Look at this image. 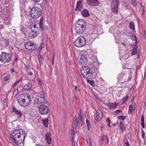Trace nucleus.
Here are the masks:
<instances>
[{
    "label": "nucleus",
    "instance_id": "1",
    "mask_svg": "<svg viewBox=\"0 0 146 146\" xmlns=\"http://www.w3.org/2000/svg\"><path fill=\"white\" fill-rule=\"evenodd\" d=\"M21 130L16 129L13 131L10 136V139L11 141L15 143H23L24 140L25 135L24 131L22 130V132Z\"/></svg>",
    "mask_w": 146,
    "mask_h": 146
},
{
    "label": "nucleus",
    "instance_id": "2",
    "mask_svg": "<svg viewBox=\"0 0 146 146\" xmlns=\"http://www.w3.org/2000/svg\"><path fill=\"white\" fill-rule=\"evenodd\" d=\"M86 21L84 19H79L76 23L75 31L76 33L79 34L82 33L85 30L86 27Z\"/></svg>",
    "mask_w": 146,
    "mask_h": 146
},
{
    "label": "nucleus",
    "instance_id": "3",
    "mask_svg": "<svg viewBox=\"0 0 146 146\" xmlns=\"http://www.w3.org/2000/svg\"><path fill=\"white\" fill-rule=\"evenodd\" d=\"M33 98L34 99L35 105L45 104L46 102L44 95L35 94L33 96Z\"/></svg>",
    "mask_w": 146,
    "mask_h": 146
},
{
    "label": "nucleus",
    "instance_id": "4",
    "mask_svg": "<svg viewBox=\"0 0 146 146\" xmlns=\"http://www.w3.org/2000/svg\"><path fill=\"white\" fill-rule=\"evenodd\" d=\"M32 24L29 27L31 32L38 35L43 30V27L39 25L36 21L33 22Z\"/></svg>",
    "mask_w": 146,
    "mask_h": 146
},
{
    "label": "nucleus",
    "instance_id": "5",
    "mask_svg": "<svg viewBox=\"0 0 146 146\" xmlns=\"http://www.w3.org/2000/svg\"><path fill=\"white\" fill-rule=\"evenodd\" d=\"M30 14L32 18L34 19H37L41 15L42 11L38 7H33L31 9Z\"/></svg>",
    "mask_w": 146,
    "mask_h": 146
},
{
    "label": "nucleus",
    "instance_id": "6",
    "mask_svg": "<svg viewBox=\"0 0 146 146\" xmlns=\"http://www.w3.org/2000/svg\"><path fill=\"white\" fill-rule=\"evenodd\" d=\"M17 100L19 104L23 107H26L28 106L31 101L30 96L28 95L25 96L23 99H22L21 97L18 98Z\"/></svg>",
    "mask_w": 146,
    "mask_h": 146
},
{
    "label": "nucleus",
    "instance_id": "7",
    "mask_svg": "<svg viewBox=\"0 0 146 146\" xmlns=\"http://www.w3.org/2000/svg\"><path fill=\"white\" fill-rule=\"evenodd\" d=\"M81 72L82 75L86 78L90 79L92 77V72L90 68L86 66L81 68Z\"/></svg>",
    "mask_w": 146,
    "mask_h": 146
},
{
    "label": "nucleus",
    "instance_id": "8",
    "mask_svg": "<svg viewBox=\"0 0 146 146\" xmlns=\"http://www.w3.org/2000/svg\"><path fill=\"white\" fill-rule=\"evenodd\" d=\"M0 56V60L4 63L10 62L12 59V55L9 53L3 52L1 53Z\"/></svg>",
    "mask_w": 146,
    "mask_h": 146
},
{
    "label": "nucleus",
    "instance_id": "9",
    "mask_svg": "<svg viewBox=\"0 0 146 146\" xmlns=\"http://www.w3.org/2000/svg\"><path fill=\"white\" fill-rule=\"evenodd\" d=\"M73 124H74V126L75 127L78 126V127H81L83 125V118L82 114L80 113L78 118L76 116H74L73 118Z\"/></svg>",
    "mask_w": 146,
    "mask_h": 146
},
{
    "label": "nucleus",
    "instance_id": "10",
    "mask_svg": "<svg viewBox=\"0 0 146 146\" xmlns=\"http://www.w3.org/2000/svg\"><path fill=\"white\" fill-rule=\"evenodd\" d=\"M86 43V39L83 36L78 37L74 42V45L77 47H81L84 46Z\"/></svg>",
    "mask_w": 146,
    "mask_h": 146
},
{
    "label": "nucleus",
    "instance_id": "11",
    "mask_svg": "<svg viewBox=\"0 0 146 146\" xmlns=\"http://www.w3.org/2000/svg\"><path fill=\"white\" fill-rule=\"evenodd\" d=\"M111 6V11L114 14H117L118 12V5L119 4V0H113Z\"/></svg>",
    "mask_w": 146,
    "mask_h": 146
},
{
    "label": "nucleus",
    "instance_id": "12",
    "mask_svg": "<svg viewBox=\"0 0 146 146\" xmlns=\"http://www.w3.org/2000/svg\"><path fill=\"white\" fill-rule=\"evenodd\" d=\"M25 46L27 50L33 52L36 48V46L33 43L28 42L25 44Z\"/></svg>",
    "mask_w": 146,
    "mask_h": 146
},
{
    "label": "nucleus",
    "instance_id": "13",
    "mask_svg": "<svg viewBox=\"0 0 146 146\" xmlns=\"http://www.w3.org/2000/svg\"><path fill=\"white\" fill-rule=\"evenodd\" d=\"M38 108L41 114L46 115L48 113V108L44 104H41L38 107Z\"/></svg>",
    "mask_w": 146,
    "mask_h": 146
},
{
    "label": "nucleus",
    "instance_id": "14",
    "mask_svg": "<svg viewBox=\"0 0 146 146\" xmlns=\"http://www.w3.org/2000/svg\"><path fill=\"white\" fill-rule=\"evenodd\" d=\"M12 113L13 115H15L18 118H20L22 115L21 111L15 107L12 108Z\"/></svg>",
    "mask_w": 146,
    "mask_h": 146
},
{
    "label": "nucleus",
    "instance_id": "15",
    "mask_svg": "<svg viewBox=\"0 0 146 146\" xmlns=\"http://www.w3.org/2000/svg\"><path fill=\"white\" fill-rule=\"evenodd\" d=\"M96 112L95 120L97 121H99L103 118V113L101 110L99 109L97 110Z\"/></svg>",
    "mask_w": 146,
    "mask_h": 146
},
{
    "label": "nucleus",
    "instance_id": "16",
    "mask_svg": "<svg viewBox=\"0 0 146 146\" xmlns=\"http://www.w3.org/2000/svg\"><path fill=\"white\" fill-rule=\"evenodd\" d=\"M45 140L47 143L48 144H52V139L51 134L50 132H47L45 135Z\"/></svg>",
    "mask_w": 146,
    "mask_h": 146
},
{
    "label": "nucleus",
    "instance_id": "17",
    "mask_svg": "<svg viewBox=\"0 0 146 146\" xmlns=\"http://www.w3.org/2000/svg\"><path fill=\"white\" fill-rule=\"evenodd\" d=\"M83 8V6L82 3V1L80 0L77 3V5L75 10L81 12L82 9Z\"/></svg>",
    "mask_w": 146,
    "mask_h": 146
},
{
    "label": "nucleus",
    "instance_id": "18",
    "mask_svg": "<svg viewBox=\"0 0 146 146\" xmlns=\"http://www.w3.org/2000/svg\"><path fill=\"white\" fill-rule=\"evenodd\" d=\"M87 4L91 6H97L99 3L97 0H86Z\"/></svg>",
    "mask_w": 146,
    "mask_h": 146
},
{
    "label": "nucleus",
    "instance_id": "19",
    "mask_svg": "<svg viewBox=\"0 0 146 146\" xmlns=\"http://www.w3.org/2000/svg\"><path fill=\"white\" fill-rule=\"evenodd\" d=\"M80 57V60H79V64H82L84 63L86 61H87V58L83 54H81L80 57H79V58Z\"/></svg>",
    "mask_w": 146,
    "mask_h": 146
},
{
    "label": "nucleus",
    "instance_id": "20",
    "mask_svg": "<svg viewBox=\"0 0 146 146\" xmlns=\"http://www.w3.org/2000/svg\"><path fill=\"white\" fill-rule=\"evenodd\" d=\"M32 84L31 82L28 83L24 87V89L25 90H28L32 88Z\"/></svg>",
    "mask_w": 146,
    "mask_h": 146
},
{
    "label": "nucleus",
    "instance_id": "21",
    "mask_svg": "<svg viewBox=\"0 0 146 146\" xmlns=\"http://www.w3.org/2000/svg\"><path fill=\"white\" fill-rule=\"evenodd\" d=\"M81 14L84 17H88L90 15V14L88 11L86 9H83L82 11Z\"/></svg>",
    "mask_w": 146,
    "mask_h": 146
},
{
    "label": "nucleus",
    "instance_id": "22",
    "mask_svg": "<svg viewBox=\"0 0 146 146\" xmlns=\"http://www.w3.org/2000/svg\"><path fill=\"white\" fill-rule=\"evenodd\" d=\"M118 105L117 103H109L108 104V106L110 107L111 109H114Z\"/></svg>",
    "mask_w": 146,
    "mask_h": 146
},
{
    "label": "nucleus",
    "instance_id": "23",
    "mask_svg": "<svg viewBox=\"0 0 146 146\" xmlns=\"http://www.w3.org/2000/svg\"><path fill=\"white\" fill-rule=\"evenodd\" d=\"M117 124L120 127V129L122 131V132L125 129V127L122 121H120L119 122H118L117 121Z\"/></svg>",
    "mask_w": 146,
    "mask_h": 146
},
{
    "label": "nucleus",
    "instance_id": "24",
    "mask_svg": "<svg viewBox=\"0 0 146 146\" xmlns=\"http://www.w3.org/2000/svg\"><path fill=\"white\" fill-rule=\"evenodd\" d=\"M133 105H130L129 106V113H132V110H134L135 109V106L136 105V104L134 103H133Z\"/></svg>",
    "mask_w": 146,
    "mask_h": 146
},
{
    "label": "nucleus",
    "instance_id": "25",
    "mask_svg": "<svg viewBox=\"0 0 146 146\" xmlns=\"http://www.w3.org/2000/svg\"><path fill=\"white\" fill-rule=\"evenodd\" d=\"M76 127L73 125L72 127L71 128L70 130V133L72 135H74L75 134V131L76 130Z\"/></svg>",
    "mask_w": 146,
    "mask_h": 146
},
{
    "label": "nucleus",
    "instance_id": "26",
    "mask_svg": "<svg viewBox=\"0 0 146 146\" xmlns=\"http://www.w3.org/2000/svg\"><path fill=\"white\" fill-rule=\"evenodd\" d=\"M101 139L102 140V141H106V143L108 144L109 143V139L107 136L106 135L102 136L101 138Z\"/></svg>",
    "mask_w": 146,
    "mask_h": 146
},
{
    "label": "nucleus",
    "instance_id": "27",
    "mask_svg": "<svg viewBox=\"0 0 146 146\" xmlns=\"http://www.w3.org/2000/svg\"><path fill=\"white\" fill-rule=\"evenodd\" d=\"M37 35L33 33H29L28 34L29 37L31 38H34L36 37Z\"/></svg>",
    "mask_w": 146,
    "mask_h": 146
},
{
    "label": "nucleus",
    "instance_id": "28",
    "mask_svg": "<svg viewBox=\"0 0 146 146\" xmlns=\"http://www.w3.org/2000/svg\"><path fill=\"white\" fill-rule=\"evenodd\" d=\"M42 121L44 126L46 127H48V118L43 119Z\"/></svg>",
    "mask_w": 146,
    "mask_h": 146
},
{
    "label": "nucleus",
    "instance_id": "29",
    "mask_svg": "<svg viewBox=\"0 0 146 146\" xmlns=\"http://www.w3.org/2000/svg\"><path fill=\"white\" fill-rule=\"evenodd\" d=\"M129 28L132 30H135V26L133 22H131L129 23Z\"/></svg>",
    "mask_w": 146,
    "mask_h": 146
},
{
    "label": "nucleus",
    "instance_id": "30",
    "mask_svg": "<svg viewBox=\"0 0 146 146\" xmlns=\"http://www.w3.org/2000/svg\"><path fill=\"white\" fill-rule=\"evenodd\" d=\"M137 47L134 46L132 51V55H134L136 54L137 53Z\"/></svg>",
    "mask_w": 146,
    "mask_h": 146
},
{
    "label": "nucleus",
    "instance_id": "31",
    "mask_svg": "<svg viewBox=\"0 0 146 146\" xmlns=\"http://www.w3.org/2000/svg\"><path fill=\"white\" fill-rule=\"evenodd\" d=\"M129 98V96L128 95H126L125 97L123 98L122 99V101L123 102L122 104H124L125 102H127V100Z\"/></svg>",
    "mask_w": 146,
    "mask_h": 146
},
{
    "label": "nucleus",
    "instance_id": "32",
    "mask_svg": "<svg viewBox=\"0 0 146 146\" xmlns=\"http://www.w3.org/2000/svg\"><path fill=\"white\" fill-rule=\"evenodd\" d=\"M43 17H41L40 19V22L39 23L37 22V23L39 25H40V27H43Z\"/></svg>",
    "mask_w": 146,
    "mask_h": 146
},
{
    "label": "nucleus",
    "instance_id": "33",
    "mask_svg": "<svg viewBox=\"0 0 146 146\" xmlns=\"http://www.w3.org/2000/svg\"><path fill=\"white\" fill-rule=\"evenodd\" d=\"M93 52H90V53L88 55V57L90 59H93L94 58V57L93 56Z\"/></svg>",
    "mask_w": 146,
    "mask_h": 146
},
{
    "label": "nucleus",
    "instance_id": "34",
    "mask_svg": "<svg viewBox=\"0 0 146 146\" xmlns=\"http://www.w3.org/2000/svg\"><path fill=\"white\" fill-rule=\"evenodd\" d=\"M86 123L87 125V126L88 127V129L89 130L90 128V121L89 120L87 119L86 120Z\"/></svg>",
    "mask_w": 146,
    "mask_h": 146
},
{
    "label": "nucleus",
    "instance_id": "35",
    "mask_svg": "<svg viewBox=\"0 0 146 146\" xmlns=\"http://www.w3.org/2000/svg\"><path fill=\"white\" fill-rule=\"evenodd\" d=\"M124 143L126 146H129V142L126 138H125L124 139Z\"/></svg>",
    "mask_w": 146,
    "mask_h": 146
},
{
    "label": "nucleus",
    "instance_id": "36",
    "mask_svg": "<svg viewBox=\"0 0 146 146\" xmlns=\"http://www.w3.org/2000/svg\"><path fill=\"white\" fill-rule=\"evenodd\" d=\"M10 77V76L9 75H7L5 77L3 80L5 81L6 82L9 80Z\"/></svg>",
    "mask_w": 146,
    "mask_h": 146
},
{
    "label": "nucleus",
    "instance_id": "37",
    "mask_svg": "<svg viewBox=\"0 0 146 146\" xmlns=\"http://www.w3.org/2000/svg\"><path fill=\"white\" fill-rule=\"evenodd\" d=\"M122 77L123 78V77L126 78H127V79H125V80H124V82H126L127 81H129L131 79V77H128L127 76H123H123H122Z\"/></svg>",
    "mask_w": 146,
    "mask_h": 146
},
{
    "label": "nucleus",
    "instance_id": "38",
    "mask_svg": "<svg viewBox=\"0 0 146 146\" xmlns=\"http://www.w3.org/2000/svg\"><path fill=\"white\" fill-rule=\"evenodd\" d=\"M118 118L119 119H121L122 120H123L125 118V116H123V115L119 116L118 117Z\"/></svg>",
    "mask_w": 146,
    "mask_h": 146
},
{
    "label": "nucleus",
    "instance_id": "39",
    "mask_svg": "<svg viewBox=\"0 0 146 146\" xmlns=\"http://www.w3.org/2000/svg\"><path fill=\"white\" fill-rule=\"evenodd\" d=\"M74 90L77 93L80 94V90L78 88L77 86H76L75 87Z\"/></svg>",
    "mask_w": 146,
    "mask_h": 146
},
{
    "label": "nucleus",
    "instance_id": "40",
    "mask_svg": "<svg viewBox=\"0 0 146 146\" xmlns=\"http://www.w3.org/2000/svg\"><path fill=\"white\" fill-rule=\"evenodd\" d=\"M131 1L133 7H135L137 5V3L135 1V0H133L132 1Z\"/></svg>",
    "mask_w": 146,
    "mask_h": 146
},
{
    "label": "nucleus",
    "instance_id": "41",
    "mask_svg": "<svg viewBox=\"0 0 146 146\" xmlns=\"http://www.w3.org/2000/svg\"><path fill=\"white\" fill-rule=\"evenodd\" d=\"M141 123H144V118L143 115H141Z\"/></svg>",
    "mask_w": 146,
    "mask_h": 146
},
{
    "label": "nucleus",
    "instance_id": "42",
    "mask_svg": "<svg viewBox=\"0 0 146 146\" xmlns=\"http://www.w3.org/2000/svg\"><path fill=\"white\" fill-rule=\"evenodd\" d=\"M121 111L119 110H117L115 112V113L114 114V115H116L118 113L120 112Z\"/></svg>",
    "mask_w": 146,
    "mask_h": 146
},
{
    "label": "nucleus",
    "instance_id": "43",
    "mask_svg": "<svg viewBox=\"0 0 146 146\" xmlns=\"http://www.w3.org/2000/svg\"><path fill=\"white\" fill-rule=\"evenodd\" d=\"M143 38L144 39L146 38V31H145L144 32V34L143 35Z\"/></svg>",
    "mask_w": 146,
    "mask_h": 146
},
{
    "label": "nucleus",
    "instance_id": "44",
    "mask_svg": "<svg viewBox=\"0 0 146 146\" xmlns=\"http://www.w3.org/2000/svg\"><path fill=\"white\" fill-rule=\"evenodd\" d=\"M35 3H37L40 2L41 0H32Z\"/></svg>",
    "mask_w": 146,
    "mask_h": 146
},
{
    "label": "nucleus",
    "instance_id": "45",
    "mask_svg": "<svg viewBox=\"0 0 146 146\" xmlns=\"http://www.w3.org/2000/svg\"><path fill=\"white\" fill-rule=\"evenodd\" d=\"M18 92V90L17 88H15L14 92L13 93H15V94H17Z\"/></svg>",
    "mask_w": 146,
    "mask_h": 146
},
{
    "label": "nucleus",
    "instance_id": "46",
    "mask_svg": "<svg viewBox=\"0 0 146 146\" xmlns=\"http://www.w3.org/2000/svg\"><path fill=\"white\" fill-rule=\"evenodd\" d=\"M140 5H141V9H143V11H144V9H145L144 7V6H143L142 5V4L141 3H140Z\"/></svg>",
    "mask_w": 146,
    "mask_h": 146
},
{
    "label": "nucleus",
    "instance_id": "47",
    "mask_svg": "<svg viewBox=\"0 0 146 146\" xmlns=\"http://www.w3.org/2000/svg\"><path fill=\"white\" fill-rule=\"evenodd\" d=\"M106 121L108 123H110V122H111V121L110 120V118L109 117L106 120Z\"/></svg>",
    "mask_w": 146,
    "mask_h": 146
},
{
    "label": "nucleus",
    "instance_id": "48",
    "mask_svg": "<svg viewBox=\"0 0 146 146\" xmlns=\"http://www.w3.org/2000/svg\"><path fill=\"white\" fill-rule=\"evenodd\" d=\"M38 82L39 84H42V82L41 81V80L39 78L38 79Z\"/></svg>",
    "mask_w": 146,
    "mask_h": 146
},
{
    "label": "nucleus",
    "instance_id": "49",
    "mask_svg": "<svg viewBox=\"0 0 146 146\" xmlns=\"http://www.w3.org/2000/svg\"><path fill=\"white\" fill-rule=\"evenodd\" d=\"M77 100V97L76 96H75L74 97L73 100L74 101H76Z\"/></svg>",
    "mask_w": 146,
    "mask_h": 146
},
{
    "label": "nucleus",
    "instance_id": "50",
    "mask_svg": "<svg viewBox=\"0 0 146 146\" xmlns=\"http://www.w3.org/2000/svg\"><path fill=\"white\" fill-rule=\"evenodd\" d=\"M15 72V70L13 68H12L11 69V73H13Z\"/></svg>",
    "mask_w": 146,
    "mask_h": 146
},
{
    "label": "nucleus",
    "instance_id": "51",
    "mask_svg": "<svg viewBox=\"0 0 146 146\" xmlns=\"http://www.w3.org/2000/svg\"><path fill=\"white\" fill-rule=\"evenodd\" d=\"M29 64H26V68L27 70H28L29 68Z\"/></svg>",
    "mask_w": 146,
    "mask_h": 146
},
{
    "label": "nucleus",
    "instance_id": "52",
    "mask_svg": "<svg viewBox=\"0 0 146 146\" xmlns=\"http://www.w3.org/2000/svg\"><path fill=\"white\" fill-rule=\"evenodd\" d=\"M142 133V135H141V137L143 139H144L145 138V133Z\"/></svg>",
    "mask_w": 146,
    "mask_h": 146
},
{
    "label": "nucleus",
    "instance_id": "53",
    "mask_svg": "<svg viewBox=\"0 0 146 146\" xmlns=\"http://www.w3.org/2000/svg\"><path fill=\"white\" fill-rule=\"evenodd\" d=\"M74 135H72V143H74Z\"/></svg>",
    "mask_w": 146,
    "mask_h": 146
},
{
    "label": "nucleus",
    "instance_id": "54",
    "mask_svg": "<svg viewBox=\"0 0 146 146\" xmlns=\"http://www.w3.org/2000/svg\"><path fill=\"white\" fill-rule=\"evenodd\" d=\"M21 80H19L18 81H17L14 84H15V85H17L19 83V82H20Z\"/></svg>",
    "mask_w": 146,
    "mask_h": 146
},
{
    "label": "nucleus",
    "instance_id": "55",
    "mask_svg": "<svg viewBox=\"0 0 146 146\" xmlns=\"http://www.w3.org/2000/svg\"><path fill=\"white\" fill-rule=\"evenodd\" d=\"M141 125L143 128H145V127H144V123H141Z\"/></svg>",
    "mask_w": 146,
    "mask_h": 146
},
{
    "label": "nucleus",
    "instance_id": "56",
    "mask_svg": "<svg viewBox=\"0 0 146 146\" xmlns=\"http://www.w3.org/2000/svg\"><path fill=\"white\" fill-rule=\"evenodd\" d=\"M42 56L40 55H39L38 56V58L39 59H42Z\"/></svg>",
    "mask_w": 146,
    "mask_h": 146
},
{
    "label": "nucleus",
    "instance_id": "57",
    "mask_svg": "<svg viewBox=\"0 0 146 146\" xmlns=\"http://www.w3.org/2000/svg\"><path fill=\"white\" fill-rule=\"evenodd\" d=\"M57 71L56 70H54V74L56 75L57 74Z\"/></svg>",
    "mask_w": 146,
    "mask_h": 146
},
{
    "label": "nucleus",
    "instance_id": "58",
    "mask_svg": "<svg viewBox=\"0 0 146 146\" xmlns=\"http://www.w3.org/2000/svg\"><path fill=\"white\" fill-rule=\"evenodd\" d=\"M121 44L125 46H126V44L125 43H124L123 42H122L121 43Z\"/></svg>",
    "mask_w": 146,
    "mask_h": 146
},
{
    "label": "nucleus",
    "instance_id": "59",
    "mask_svg": "<svg viewBox=\"0 0 146 146\" xmlns=\"http://www.w3.org/2000/svg\"><path fill=\"white\" fill-rule=\"evenodd\" d=\"M29 75L31 76H32L33 75V73L32 72H29Z\"/></svg>",
    "mask_w": 146,
    "mask_h": 146
},
{
    "label": "nucleus",
    "instance_id": "60",
    "mask_svg": "<svg viewBox=\"0 0 146 146\" xmlns=\"http://www.w3.org/2000/svg\"><path fill=\"white\" fill-rule=\"evenodd\" d=\"M19 143H15V146H19L18 145V144Z\"/></svg>",
    "mask_w": 146,
    "mask_h": 146
},
{
    "label": "nucleus",
    "instance_id": "61",
    "mask_svg": "<svg viewBox=\"0 0 146 146\" xmlns=\"http://www.w3.org/2000/svg\"><path fill=\"white\" fill-rule=\"evenodd\" d=\"M72 146H75V144L74 143H72Z\"/></svg>",
    "mask_w": 146,
    "mask_h": 146
},
{
    "label": "nucleus",
    "instance_id": "62",
    "mask_svg": "<svg viewBox=\"0 0 146 146\" xmlns=\"http://www.w3.org/2000/svg\"><path fill=\"white\" fill-rule=\"evenodd\" d=\"M17 57H15V61H17Z\"/></svg>",
    "mask_w": 146,
    "mask_h": 146
},
{
    "label": "nucleus",
    "instance_id": "63",
    "mask_svg": "<svg viewBox=\"0 0 146 146\" xmlns=\"http://www.w3.org/2000/svg\"><path fill=\"white\" fill-rule=\"evenodd\" d=\"M107 125L108 126H109L110 127H111V126L110 125V123H108Z\"/></svg>",
    "mask_w": 146,
    "mask_h": 146
},
{
    "label": "nucleus",
    "instance_id": "64",
    "mask_svg": "<svg viewBox=\"0 0 146 146\" xmlns=\"http://www.w3.org/2000/svg\"><path fill=\"white\" fill-rule=\"evenodd\" d=\"M141 131H142V133H144V131L143 129H141Z\"/></svg>",
    "mask_w": 146,
    "mask_h": 146
}]
</instances>
